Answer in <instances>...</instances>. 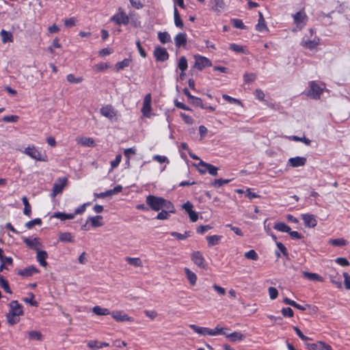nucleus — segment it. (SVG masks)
<instances>
[{
	"label": "nucleus",
	"instance_id": "f257e3e1",
	"mask_svg": "<svg viewBox=\"0 0 350 350\" xmlns=\"http://www.w3.org/2000/svg\"><path fill=\"white\" fill-rule=\"evenodd\" d=\"M146 202L152 211H159L162 209L164 198L153 195H149L146 197Z\"/></svg>",
	"mask_w": 350,
	"mask_h": 350
},
{
	"label": "nucleus",
	"instance_id": "f03ea898",
	"mask_svg": "<svg viewBox=\"0 0 350 350\" xmlns=\"http://www.w3.org/2000/svg\"><path fill=\"white\" fill-rule=\"evenodd\" d=\"M24 153L36 161H47L46 155L42 154L34 146L27 147L24 150Z\"/></svg>",
	"mask_w": 350,
	"mask_h": 350
},
{
	"label": "nucleus",
	"instance_id": "7ed1b4c3",
	"mask_svg": "<svg viewBox=\"0 0 350 350\" xmlns=\"http://www.w3.org/2000/svg\"><path fill=\"white\" fill-rule=\"evenodd\" d=\"M111 21L115 22L117 25H127L129 22V18L126 14L120 8L118 12L111 18Z\"/></svg>",
	"mask_w": 350,
	"mask_h": 350
},
{
	"label": "nucleus",
	"instance_id": "20e7f679",
	"mask_svg": "<svg viewBox=\"0 0 350 350\" xmlns=\"http://www.w3.org/2000/svg\"><path fill=\"white\" fill-rule=\"evenodd\" d=\"M194 67L198 68L199 70H202L205 67H209L212 66L211 62L206 57L197 55L194 56Z\"/></svg>",
	"mask_w": 350,
	"mask_h": 350
},
{
	"label": "nucleus",
	"instance_id": "39448f33",
	"mask_svg": "<svg viewBox=\"0 0 350 350\" xmlns=\"http://www.w3.org/2000/svg\"><path fill=\"white\" fill-rule=\"evenodd\" d=\"M191 260L193 262L195 265H196L198 267H199L201 269H206L207 267V265L205 262V259L204 256H202V254L199 252H193L191 254Z\"/></svg>",
	"mask_w": 350,
	"mask_h": 350
},
{
	"label": "nucleus",
	"instance_id": "423d86ee",
	"mask_svg": "<svg viewBox=\"0 0 350 350\" xmlns=\"http://www.w3.org/2000/svg\"><path fill=\"white\" fill-rule=\"evenodd\" d=\"M310 89L308 91V95L314 99L319 98L320 96L323 92V88H321L314 81H311L310 83Z\"/></svg>",
	"mask_w": 350,
	"mask_h": 350
},
{
	"label": "nucleus",
	"instance_id": "0eeeda50",
	"mask_svg": "<svg viewBox=\"0 0 350 350\" xmlns=\"http://www.w3.org/2000/svg\"><path fill=\"white\" fill-rule=\"evenodd\" d=\"M199 165L202 167H204V170H200V174H204L206 172L209 173V174L216 176L217 175L218 168L210 163H206L202 160H200L199 162Z\"/></svg>",
	"mask_w": 350,
	"mask_h": 350
},
{
	"label": "nucleus",
	"instance_id": "6e6552de",
	"mask_svg": "<svg viewBox=\"0 0 350 350\" xmlns=\"http://www.w3.org/2000/svg\"><path fill=\"white\" fill-rule=\"evenodd\" d=\"M66 183H67V179L66 178H59L57 180V181H56L53 184V192L51 193V197L54 198L57 194L62 193L63 189H64V188L65 187V186L66 185Z\"/></svg>",
	"mask_w": 350,
	"mask_h": 350
},
{
	"label": "nucleus",
	"instance_id": "1a4fd4ad",
	"mask_svg": "<svg viewBox=\"0 0 350 350\" xmlns=\"http://www.w3.org/2000/svg\"><path fill=\"white\" fill-rule=\"evenodd\" d=\"M151 102L152 96L151 94L148 93L144 97L143 107L142 108V112L146 117H150L151 111Z\"/></svg>",
	"mask_w": 350,
	"mask_h": 350
},
{
	"label": "nucleus",
	"instance_id": "9d476101",
	"mask_svg": "<svg viewBox=\"0 0 350 350\" xmlns=\"http://www.w3.org/2000/svg\"><path fill=\"white\" fill-rule=\"evenodd\" d=\"M154 55L157 62H164L169 58L167 50L163 47H156L154 51Z\"/></svg>",
	"mask_w": 350,
	"mask_h": 350
},
{
	"label": "nucleus",
	"instance_id": "9b49d317",
	"mask_svg": "<svg viewBox=\"0 0 350 350\" xmlns=\"http://www.w3.org/2000/svg\"><path fill=\"white\" fill-rule=\"evenodd\" d=\"M301 219L304 220L306 227L314 228L317 225V221L314 215L302 214Z\"/></svg>",
	"mask_w": 350,
	"mask_h": 350
},
{
	"label": "nucleus",
	"instance_id": "f8f14e48",
	"mask_svg": "<svg viewBox=\"0 0 350 350\" xmlns=\"http://www.w3.org/2000/svg\"><path fill=\"white\" fill-rule=\"evenodd\" d=\"M111 317L118 322H124V321H132L133 319L129 317L125 312L123 311H113L110 314Z\"/></svg>",
	"mask_w": 350,
	"mask_h": 350
},
{
	"label": "nucleus",
	"instance_id": "ddd939ff",
	"mask_svg": "<svg viewBox=\"0 0 350 350\" xmlns=\"http://www.w3.org/2000/svg\"><path fill=\"white\" fill-rule=\"evenodd\" d=\"M39 272V270L33 265L29 266L23 269L18 271V274L24 278H28L33 275L34 273Z\"/></svg>",
	"mask_w": 350,
	"mask_h": 350
},
{
	"label": "nucleus",
	"instance_id": "4468645a",
	"mask_svg": "<svg viewBox=\"0 0 350 350\" xmlns=\"http://www.w3.org/2000/svg\"><path fill=\"white\" fill-rule=\"evenodd\" d=\"M11 308L10 312L13 313L15 316H21L23 314V306L17 301H12L10 304Z\"/></svg>",
	"mask_w": 350,
	"mask_h": 350
},
{
	"label": "nucleus",
	"instance_id": "2eb2a0df",
	"mask_svg": "<svg viewBox=\"0 0 350 350\" xmlns=\"http://www.w3.org/2000/svg\"><path fill=\"white\" fill-rule=\"evenodd\" d=\"M189 327L192 329L197 334L202 336H211L213 333H212V329L208 327H199L194 324L189 325Z\"/></svg>",
	"mask_w": 350,
	"mask_h": 350
},
{
	"label": "nucleus",
	"instance_id": "dca6fc26",
	"mask_svg": "<svg viewBox=\"0 0 350 350\" xmlns=\"http://www.w3.org/2000/svg\"><path fill=\"white\" fill-rule=\"evenodd\" d=\"M100 113L109 119H112L116 116V113L111 105L103 107L100 109Z\"/></svg>",
	"mask_w": 350,
	"mask_h": 350
},
{
	"label": "nucleus",
	"instance_id": "f3484780",
	"mask_svg": "<svg viewBox=\"0 0 350 350\" xmlns=\"http://www.w3.org/2000/svg\"><path fill=\"white\" fill-rule=\"evenodd\" d=\"M24 243L31 249L34 250L36 251L39 250V247L41 246V243L39 242V239L38 238H34L31 239L29 238L25 237L23 239Z\"/></svg>",
	"mask_w": 350,
	"mask_h": 350
},
{
	"label": "nucleus",
	"instance_id": "a211bd4d",
	"mask_svg": "<svg viewBox=\"0 0 350 350\" xmlns=\"http://www.w3.org/2000/svg\"><path fill=\"white\" fill-rule=\"evenodd\" d=\"M306 158L301 157H296L293 158H290L288 159V163L291 166L293 167L304 166L306 163Z\"/></svg>",
	"mask_w": 350,
	"mask_h": 350
},
{
	"label": "nucleus",
	"instance_id": "6ab92c4d",
	"mask_svg": "<svg viewBox=\"0 0 350 350\" xmlns=\"http://www.w3.org/2000/svg\"><path fill=\"white\" fill-rule=\"evenodd\" d=\"M36 259L40 265L42 267H46L47 265V262L46 259L48 258V254L44 250H37Z\"/></svg>",
	"mask_w": 350,
	"mask_h": 350
},
{
	"label": "nucleus",
	"instance_id": "aec40b11",
	"mask_svg": "<svg viewBox=\"0 0 350 350\" xmlns=\"http://www.w3.org/2000/svg\"><path fill=\"white\" fill-rule=\"evenodd\" d=\"M174 42L176 47L185 46L187 44V36L184 33H179L174 38Z\"/></svg>",
	"mask_w": 350,
	"mask_h": 350
},
{
	"label": "nucleus",
	"instance_id": "412c9836",
	"mask_svg": "<svg viewBox=\"0 0 350 350\" xmlns=\"http://www.w3.org/2000/svg\"><path fill=\"white\" fill-rule=\"evenodd\" d=\"M102 220L103 217L101 215H96L94 217H89L87 219V223L90 222L93 227L97 228L103 225Z\"/></svg>",
	"mask_w": 350,
	"mask_h": 350
},
{
	"label": "nucleus",
	"instance_id": "4be33fe9",
	"mask_svg": "<svg viewBox=\"0 0 350 350\" xmlns=\"http://www.w3.org/2000/svg\"><path fill=\"white\" fill-rule=\"evenodd\" d=\"M258 16H259V18H258V23L256 25V29L260 32L267 30L268 28L267 27L265 20L264 18V16H263L262 12H258Z\"/></svg>",
	"mask_w": 350,
	"mask_h": 350
},
{
	"label": "nucleus",
	"instance_id": "5701e85b",
	"mask_svg": "<svg viewBox=\"0 0 350 350\" xmlns=\"http://www.w3.org/2000/svg\"><path fill=\"white\" fill-rule=\"evenodd\" d=\"M319 39L318 38H314L313 40L303 41L301 42V46L306 49H313L319 44Z\"/></svg>",
	"mask_w": 350,
	"mask_h": 350
},
{
	"label": "nucleus",
	"instance_id": "b1692460",
	"mask_svg": "<svg viewBox=\"0 0 350 350\" xmlns=\"http://www.w3.org/2000/svg\"><path fill=\"white\" fill-rule=\"evenodd\" d=\"M307 16L304 11H299L293 15L294 22L297 25L301 23L306 24V19Z\"/></svg>",
	"mask_w": 350,
	"mask_h": 350
},
{
	"label": "nucleus",
	"instance_id": "393cba45",
	"mask_svg": "<svg viewBox=\"0 0 350 350\" xmlns=\"http://www.w3.org/2000/svg\"><path fill=\"white\" fill-rule=\"evenodd\" d=\"M330 282L335 284L338 288L342 287L341 277L338 273H333L329 274Z\"/></svg>",
	"mask_w": 350,
	"mask_h": 350
},
{
	"label": "nucleus",
	"instance_id": "a878e982",
	"mask_svg": "<svg viewBox=\"0 0 350 350\" xmlns=\"http://www.w3.org/2000/svg\"><path fill=\"white\" fill-rule=\"evenodd\" d=\"M88 346L92 349H97L108 347L109 344L105 342H99L97 340H90L88 342Z\"/></svg>",
	"mask_w": 350,
	"mask_h": 350
},
{
	"label": "nucleus",
	"instance_id": "bb28decb",
	"mask_svg": "<svg viewBox=\"0 0 350 350\" xmlns=\"http://www.w3.org/2000/svg\"><path fill=\"white\" fill-rule=\"evenodd\" d=\"M132 60L130 58H125L121 62H118L115 65V69L116 71L123 70L124 68L129 67Z\"/></svg>",
	"mask_w": 350,
	"mask_h": 350
},
{
	"label": "nucleus",
	"instance_id": "cd10ccee",
	"mask_svg": "<svg viewBox=\"0 0 350 350\" xmlns=\"http://www.w3.org/2000/svg\"><path fill=\"white\" fill-rule=\"evenodd\" d=\"M303 276L309 280H311V281H319V282H323V278L319 275V274L317 273H310V272H307V271H304L303 272Z\"/></svg>",
	"mask_w": 350,
	"mask_h": 350
},
{
	"label": "nucleus",
	"instance_id": "c85d7f7f",
	"mask_svg": "<svg viewBox=\"0 0 350 350\" xmlns=\"http://www.w3.org/2000/svg\"><path fill=\"white\" fill-rule=\"evenodd\" d=\"M185 273L186 274L187 278L189 281V283L191 286H194L197 281V276L195 273L191 271L189 268H185Z\"/></svg>",
	"mask_w": 350,
	"mask_h": 350
},
{
	"label": "nucleus",
	"instance_id": "c756f323",
	"mask_svg": "<svg viewBox=\"0 0 350 350\" xmlns=\"http://www.w3.org/2000/svg\"><path fill=\"white\" fill-rule=\"evenodd\" d=\"M59 240L66 243L74 242L73 237L70 232H60L59 234Z\"/></svg>",
	"mask_w": 350,
	"mask_h": 350
},
{
	"label": "nucleus",
	"instance_id": "7c9ffc66",
	"mask_svg": "<svg viewBox=\"0 0 350 350\" xmlns=\"http://www.w3.org/2000/svg\"><path fill=\"white\" fill-rule=\"evenodd\" d=\"M222 238L220 235H213L206 237V240L209 247H213L218 245L221 239Z\"/></svg>",
	"mask_w": 350,
	"mask_h": 350
},
{
	"label": "nucleus",
	"instance_id": "2f4dec72",
	"mask_svg": "<svg viewBox=\"0 0 350 350\" xmlns=\"http://www.w3.org/2000/svg\"><path fill=\"white\" fill-rule=\"evenodd\" d=\"M174 17L175 25L177 27L183 29V27H184L183 22L181 20L180 14H179V12H178V10H177L176 6H174Z\"/></svg>",
	"mask_w": 350,
	"mask_h": 350
},
{
	"label": "nucleus",
	"instance_id": "473e14b6",
	"mask_svg": "<svg viewBox=\"0 0 350 350\" xmlns=\"http://www.w3.org/2000/svg\"><path fill=\"white\" fill-rule=\"evenodd\" d=\"M78 143L83 146L93 147L95 145L94 141L90 137H81L78 140Z\"/></svg>",
	"mask_w": 350,
	"mask_h": 350
},
{
	"label": "nucleus",
	"instance_id": "72a5a7b5",
	"mask_svg": "<svg viewBox=\"0 0 350 350\" xmlns=\"http://www.w3.org/2000/svg\"><path fill=\"white\" fill-rule=\"evenodd\" d=\"M273 228L280 232H288L291 228L284 222L278 221L275 223Z\"/></svg>",
	"mask_w": 350,
	"mask_h": 350
},
{
	"label": "nucleus",
	"instance_id": "f704fd0d",
	"mask_svg": "<svg viewBox=\"0 0 350 350\" xmlns=\"http://www.w3.org/2000/svg\"><path fill=\"white\" fill-rule=\"evenodd\" d=\"M226 338H229L231 342H234L237 340H243L245 336L240 332H234L229 334V335H226Z\"/></svg>",
	"mask_w": 350,
	"mask_h": 350
},
{
	"label": "nucleus",
	"instance_id": "c9c22d12",
	"mask_svg": "<svg viewBox=\"0 0 350 350\" xmlns=\"http://www.w3.org/2000/svg\"><path fill=\"white\" fill-rule=\"evenodd\" d=\"M23 203L24 204L23 213L25 215L30 216L31 213V205L29 203L28 199L26 196H23L22 198Z\"/></svg>",
	"mask_w": 350,
	"mask_h": 350
},
{
	"label": "nucleus",
	"instance_id": "e433bc0d",
	"mask_svg": "<svg viewBox=\"0 0 350 350\" xmlns=\"http://www.w3.org/2000/svg\"><path fill=\"white\" fill-rule=\"evenodd\" d=\"M92 310L97 315H107L111 314L108 309L101 308L98 306H94Z\"/></svg>",
	"mask_w": 350,
	"mask_h": 350
},
{
	"label": "nucleus",
	"instance_id": "4c0bfd02",
	"mask_svg": "<svg viewBox=\"0 0 350 350\" xmlns=\"http://www.w3.org/2000/svg\"><path fill=\"white\" fill-rule=\"evenodd\" d=\"M0 286L3 290L9 294H12V292L10 288L8 282L2 276L0 275Z\"/></svg>",
	"mask_w": 350,
	"mask_h": 350
},
{
	"label": "nucleus",
	"instance_id": "58836bf2",
	"mask_svg": "<svg viewBox=\"0 0 350 350\" xmlns=\"http://www.w3.org/2000/svg\"><path fill=\"white\" fill-rule=\"evenodd\" d=\"M7 321L10 325H14L19 322V316H15L13 313L9 312L7 314Z\"/></svg>",
	"mask_w": 350,
	"mask_h": 350
},
{
	"label": "nucleus",
	"instance_id": "ea45409f",
	"mask_svg": "<svg viewBox=\"0 0 350 350\" xmlns=\"http://www.w3.org/2000/svg\"><path fill=\"white\" fill-rule=\"evenodd\" d=\"M158 38L162 44H165L171 40L170 36L167 32H159Z\"/></svg>",
	"mask_w": 350,
	"mask_h": 350
},
{
	"label": "nucleus",
	"instance_id": "a19ab883",
	"mask_svg": "<svg viewBox=\"0 0 350 350\" xmlns=\"http://www.w3.org/2000/svg\"><path fill=\"white\" fill-rule=\"evenodd\" d=\"M28 295L29 297H25L23 299V301L32 306L37 307L38 306V303L34 300V295L32 293H29Z\"/></svg>",
	"mask_w": 350,
	"mask_h": 350
},
{
	"label": "nucleus",
	"instance_id": "79ce46f5",
	"mask_svg": "<svg viewBox=\"0 0 350 350\" xmlns=\"http://www.w3.org/2000/svg\"><path fill=\"white\" fill-rule=\"evenodd\" d=\"M178 67L182 72H184L187 69V60L185 56L180 57L178 63Z\"/></svg>",
	"mask_w": 350,
	"mask_h": 350
},
{
	"label": "nucleus",
	"instance_id": "37998d69",
	"mask_svg": "<svg viewBox=\"0 0 350 350\" xmlns=\"http://www.w3.org/2000/svg\"><path fill=\"white\" fill-rule=\"evenodd\" d=\"M162 209H166L167 211L169 212L170 213H173L175 212L172 203L170 201L167 200L165 199H164V202H163Z\"/></svg>",
	"mask_w": 350,
	"mask_h": 350
},
{
	"label": "nucleus",
	"instance_id": "c03bdc74",
	"mask_svg": "<svg viewBox=\"0 0 350 350\" xmlns=\"http://www.w3.org/2000/svg\"><path fill=\"white\" fill-rule=\"evenodd\" d=\"M214 7L213 9L216 12H220L225 8V3L223 0H213Z\"/></svg>",
	"mask_w": 350,
	"mask_h": 350
},
{
	"label": "nucleus",
	"instance_id": "a18cd8bd",
	"mask_svg": "<svg viewBox=\"0 0 350 350\" xmlns=\"http://www.w3.org/2000/svg\"><path fill=\"white\" fill-rule=\"evenodd\" d=\"M190 103L196 106V107H200L201 108L204 109L206 107L203 104L202 100L200 98L193 96L191 99L189 100Z\"/></svg>",
	"mask_w": 350,
	"mask_h": 350
},
{
	"label": "nucleus",
	"instance_id": "49530a36",
	"mask_svg": "<svg viewBox=\"0 0 350 350\" xmlns=\"http://www.w3.org/2000/svg\"><path fill=\"white\" fill-rule=\"evenodd\" d=\"M126 260L131 265H133L135 267L142 266V260L139 258L126 257Z\"/></svg>",
	"mask_w": 350,
	"mask_h": 350
},
{
	"label": "nucleus",
	"instance_id": "de8ad7c7",
	"mask_svg": "<svg viewBox=\"0 0 350 350\" xmlns=\"http://www.w3.org/2000/svg\"><path fill=\"white\" fill-rule=\"evenodd\" d=\"M1 36L3 42L5 43L7 42H12V35L10 32L2 29L1 31Z\"/></svg>",
	"mask_w": 350,
	"mask_h": 350
},
{
	"label": "nucleus",
	"instance_id": "09e8293b",
	"mask_svg": "<svg viewBox=\"0 0 350 350\" xmlns=\"http://www.w3.org/2000/svg\"><path fill=\"white\" fill-rule=\"evenodd\" d=\"M232 25L240 29H245L246 26L243 24L242 20L239 18H233L231 20Z\"/></svg>",
	"mask_w": 350,
	"mask_h": 350
},
{
	"label": "nucleus",
	"instance_id": "8fccbe9b",
	"mask_svg": "<svg viewBox=\"0 0 350 350\" xmlns=\"http://www.w3.org/2000/svg\"><path fill=\"white\" fill-rule=\"evenodd\" d=\"M28 335L31 340H40L42 339V334L38 331H30L28 332Z\"/></svg>",
	"mask_w": 350,
	"mask_h": 350
},
{
	"label": "nucleus",
	"instance_id": "3c124183",
	"mask_svg": "<svg viewBox=\"0 0 350 350\" xmlns=\"http://www.w3.org/2000/svg\"><path fill=\"white\" fill-rule=\"evenodd\" d=\"M42 221L40 218H36L33 220L29 221L25 224V227L28 229L32 228L35 225L40 226Z\"/></svg>",
	"mask_w": 350,
	"mask_h": 350
},
{
	"label": "nucleus",
	"instance_id": "603ef678",
	"mask_svg": "<svg viewBox=\"0 0 350 350\" xmlns=\"http://www.w3.org/2000/svg\"><path fill=\"white\" fill-rule=\"evenodd\" d=\"M244 256L252 260H257L258 259V256L257 253L254 250H251L245 253Z\"/></svg>",
	"mask_w": 350,
	"mask_h": 350
},
{
	"label": "nucleus",
	"instance_id": "864d4df0",
	"mask_svg": "<svg viewBox=\"0 0 350 350\" xmlns=\"http://www.w3.org/2000/svg\"><path fill=\"white\" fill-rule=\"evenodd\" d=\"M329 243L334 246H344L347 244V241L344 239H331Z\"/></svg>",
	"mask_w": 350,
	"mask_h": 350
},
{
	"label": "nucleus",
	"instance_id": "5fc2aeb1",
	"mask_svg": "<svg viewBox=\"0 0 350 350\" xmlns=\"http://www.w3.org/2000/svg\"><path fill=\"white\" fill-rule=\"evenodd\" d=\"M231 181V179H215L214 182L212 183L213 186L216 187H222L225 184H228Z\"/></svg>",
	"mask_w": 350,
	"mask_h": 350
},
{
	"label": "nucleus",
	"instance_id": "6e6d98bb",
	"mask_svg": "<svg viewBox=\"0 0 350 350\" xmlns=\"http://www.w3.org/2000/svg\"><path fill=\"white\" fill-rule=\"evenodd\" d=\"M136 153V149L134 148H126L124 150V154L125 157L127 159L126 162L129 163V160L131 159V154H135Z\"/></svg>",
	"mask_w": 350,
	"mask_h": 350
},
{
	"label": "nucleus",
	"instance_id": "4d7b16f0",
	"mask_svg": "<svg viewBox=\"0 0 350 350\" xmlns=\"http://www.w3.org/2000/svg\"><path fill=\"white\" fill-rule=\"evenodd\" d=\"M229 48L230 50H232L236 53H245L243 47L242 46L234 44V43L230 44Z\"/></svg>",
	"mask_w": 350,
	"mask_h": 350
},
{
	"label": "nucleus",
	"instance_id": "13d9d810",
	"mask_svg": "<svg viewBox=\"0 0 350 350\" xmlns=\"http://www.w3.org/2000/svg\"><path fill=\"white\" fill-rule=\"evenodd\" d=\"M66 78L67 81L71 83H79L83 80L82 77L76 78L72 74L68 75Z\"/></svg>",
	"mask_w": 350,
	"mask_h": 350
},
{
	"label": "nucleus",
	"instance_id": "bf43d9fd",
	"mask_svg": "<svg viewBox=\"0 0 350 350\" xmlns=\"http://www.w3.org/2000/svg\"><path fill=\"white\" fill-rule=\"evenodd\" d=\"M19 117L16 115L12 116H5L3 118V121L4 122H16L18 120Z\"/></svg>",
	"mask_w": 350,
	"mask_h": 350
},
{
	"label": "nucleus",
	"instance_id": "052dcab7",
	"mask_svg": "<svg viewBox=\"0 0 350 350\" xmlns=\"http://www.w3.org/2000/svg\"><path fill=\"white\" fill-rule=\"evenodd\" d=\"M64 25L67 28H70L76 25V18L75 17H71L64 20Z\"/></svg>",
	"mask_w": 350,
	"mask_h": 350
},
{
	"label": "nucleus",
	"instance_id": "680f3d73",
	"mask_svg": "<svg viewBox=\"0 0 350 350\" xmlns=\"http://www.w3.org/2000/svg\"><path fill=\"white\" fill-rule=\"evenodd\" d=\"M243 78H244V81L245 83H249V82L254 81L256 79V75L254 73H245Z\"/></svg>",
	"mask_w": 350,
	"mask_h": 350
},
{
	"label": "nucleus",
	"instance_id": "e2e57ef3",
	"mask_svg": "<svg viewBox=\"0 0 350 350\" xmlns=\"http://www.w3.org/2000/svg\"><path fill=\"white\" fill-rule=\"evenodd\" d=\"M291 139H292L293 140L296 141V142H302L306 145H310V142H311L310 139H309L308 138H306L305 137H299L298 136L293 135V136L291 137Z\"/></svg>",
	"mask_w": 350,
	"mask_h": 350
},
{
	"label": "nucleus",
	"instance_id": "0e129e2a",
	"mask_svg": "<svg viewBox=\"0 0 350 350\" xmlns=\"http://www.w3.org/2000/svg\"><path fill=\"white\" fill-rule=\"evenodd\" d=\"M269 297L271 299H275L278 295V291L275 287H269L268 288Z\"/></svg>",
	"mask_w": 350,
	"mask_h": 350
},
{
	"label": "nucleus",
	"instance_id": "69168bd1",
	"mask_svg": "<svg viewBox=\"0 0 350 350\" xmlns=\"http://www.w3.org/2000/svg\"><path fill=\"white\" fill-rule=\"evenodd\" d=\"M170 217V213L166 210L161 209V211L158 213L156 217L157 219H167Z\"/></svg>",
	"mask_w": 350,
	"mask_h": 350
},
{
	"label": "nucleus",
	"instance_id": "338daca9",
	"mask_svg": "<svg viewBox=\"0 0 350 350\" xmlns=\"http://www.w3.org/2000/svg\"><path fill=\"white\" fill-rule=\"evenodd\" d=\"M282 314L284 317H293L294 312H293V310L291 308L287 307V308H283L282 309Z\"/></svg>",
	"mask_w": 350,
	"mask_h": 350
},
{
	"label": "nucleus",
	"instance_id": "774afa93",
	"mask_svg": "<svg viewBox=\"0 0 350 350\" xmlns=\"http://www.w3.org/2000/svg\"><path fill=\"white\" fill-rule=\"evenodd\" d=\"M108 68H109V66L107 63H100V64H96L94 66V69L98 72L105 70L107 69Z\"/></svg>",
	"mask_w": 350,
	"mask_h": 350
}]
</instances>
